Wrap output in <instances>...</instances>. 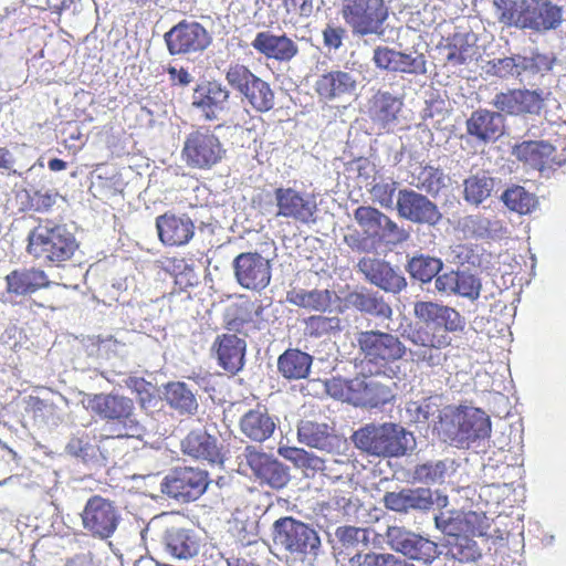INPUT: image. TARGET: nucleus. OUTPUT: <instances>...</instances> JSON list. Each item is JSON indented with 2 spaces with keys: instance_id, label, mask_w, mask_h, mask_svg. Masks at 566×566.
Masks as SVG:
<instances>
[{
  "instance_id": "55",
  "label": "nucleus",
  "mask_w": 566,
  "mask_h": 566,
  "mask_svg": "<svg viewBox=\"0 0 566 566\" xmlns=\"http://www.w3.org/2000/svg\"><path fill=\"white\" fill-rule=\"evenodd\" d=\"M518 60L516 54L501 59H493L488 62V73L501 77H520Z\"/></svg>"
},
{
  "instance_id": "6",
  "label": "nucleus",
  "mask_w": 566,
  "mask_h": 566,
  "mask_svg": "<svg viewBox=\"0 0 566 566\" xmlns=\"http://www.w3.org/2000/svg\"><path fill=\"white\" fill-rule=\"evenodd\" d=\"M228 84L240 93L258 113H266L275 105V94L269 82L254 74L249 66L235 62L226 71Z\"/></svg>"
},
{
  "instance_id": "37",
  "label": "nucleus",
  "mask_w": 566,
  "mask_h": 566,
  "mask_svg": "<svg viewBox=\"0 0 566 566\" xmlns=\"http://www.w3.org/2000/svg\"><path fill=\"white\" fill-rule=\"evenodd\" d=\"M312 364L310 354L289 348L277 358V370L287 380H300L308 377Z\"/></svg>"
},
{
  "instance_id": "50",
  "label": "nucleus",
  "mask_w": 566,
  "mask_h": 566,
  "mask_svg": "<svg viewBox=\"0 0 566 566\" xmlns=\"http://www.w3.org/2000/svg\"><path fill=\"white\" fill-rule=\"evenodd\" d=\"M493 179L486 176H471L464 180V199L479 205L490 197L493 190Z\"/></svg>"
},
{
  "instance_id": "62",
  "label": "nucleus",
  "mask_w": 566,
  "mask_h": 566,
  "mask_svg": "<svg viewBox=\"0 0 566 566\" xmlns=\"http://www.w3.org/2000/svg\"><path fill=\"white\" fill-rule=\"evenodd\" d=\"M397 190V182H377L373 186L370 193L376 202L382 208H391L394 205L395 192Z\"/></svg>"
},
{
  "instance_id": "17",
  "label": "nucleus",
  "mask_w": 566,
  "mask_h": 566,
  "mask_svg": "<svg viewBox=\"0 0 566 566\" xmlns=\"http://www.w3.org/2000/svg\"><path fill=\"white\" fill-rule=\"evenodd\" d=\"M164 38L171 55L202 51L211 41L209 33L199 22L186 20L172 27Z\"/></svg>"
},
{
  "instance_id": "11",
  "label": "nucleus",
  "mask_w": 566,
  "mask_h": 566,
  "mask_svg": "<svg viewBox=\"0 0 566 566\" xmlns=\"http://www.w3.org/2000/svg\"><path fill=\"white\" fill-rule=\"evenodd\" d=\"M208 485L207 471L184 467L176 468L167 474L160 483V490L167 496L187 503L198 500Z\"/></svg>"
},
{
  "instance_id": "53",
  "label": "nucleus",
  "mask_w": 566,
  "mask_h": 566,
  "mask_svg": "<svg viewBox=\"0 0 566 566\" xmlns=\"http://www.w3.org/2000/svg\"><path fill=\"white\" fill-rule=\"evenodd\" d=\"M447 473V465L443 461L427 462L415 468V479L427 484L443 482Z\"/></svg>"
},
{
  "instance_id": "29",
  "label": "nucleus",
  "mask_w": 566,
  "mask_h": 566,
  "mask_svg": "<svg viewBox=\"0 0 566 566\" xmlns=\"http://www.w3.org/2000/svg\"><path fill=\"white\" fill-rule=\"evenodd\" d=\"M51 281L44 270L32 266L15 269L6 275V291L15 296H24L50 286Z\"/></svg>"
},
{
  "instance_id": "8",
  "label": "nucleus",
  "mask_w": 566,
  "mask_h": 566,
  "mask_svg": "<svg viewBox=\"0 0 566 566\" xmlns=\"http://www.w3.org/2000/svg\"><path fill=\"white\" fill-rule=\"evenodd\" d=\"M273 539L289 553L300 555L302 559L316 556L321 547L317 532L291 516L281 517L274 522Z\"/></svg>"
},
{
  "instance_id": "58",
  "label": "nucleus",
  "mask_w": 566,
  "mask_h": 566,
  "mask_svg": "<svg viewBox=\"0 0 566 566\" xmlns=\"http://www.w3.org/2000/svg\"><path fill=\"white\" fill-rule=\"evenodd\" d=\"M480 280L473 274L464 271L457 273L455 294L475 300L480 295Z\"/></svg>"
},
{
  "instance_id": "48",
  "label": "nucleus",
  "mask_w": 566,
  "mask_h": 566,
  "mask_svg": "<svg viewBox=\"0 0 566 566\" xmlns=\"http://www.w3.org/2000/svg\"><path fill=\"white\" fill-rule=\"evenodd\" d=\"M444 176L441 169L432 166H422L418 174L412 175L411 185L429 195H437L444 186Z\"/></svg>"
},
{
  "instance_id": "35",
  "label": "nucleus",
  "mask_w": 566,
  "mask_h": 566,
  "mask_svg": "<svg viewBox=\"0 0 566 566\" xmlns=\"http://www.w3.org/2000/svg\"><path fill=\"white\" fill-rule=\"evenodd\" d=\"M402 107V101L389 92L378 91L368 102V116L381 129L394 124Z\"/></svg>"
},
{
  "instance_id": "33",
  "label": "nucleus",
  "mask_w": 566,
  "mask_h": 566,
  "mask_svg": "<svg viewBox=\"0 0 566 566\" xmlns=\"http://www.w3.org/2000/svg\"><path fill=\"white\" fill-rule=\"evenodd\" d=\"M239 428L251 441L264 442L274 433L276 423L264 407L258 406L241 417Z\"/></svg>"
},
{
  "instance_id": "4",
  "label": "nucleus",
  "mask_w": 566,
  "mask_h": 566,
  "mask_svg": "<svg viewBox=\"0 0 566 566\" xmlns=\"http://www.w3.org/2000/svg\"><path fill=\"white\" fill-rule=\"evenodd\" d=\"M87 408L102 419L122 423L115 438L142 439L145 428L134 418L133 399L117 394H96L88 398Z\"/></svg>"
},
{
  "instance_id": "27",
  "label": "nucleus",
  "mask_w": 566,
  "mask_h": 566,
  "mask_svg": "<svg viewBox=\"0 0 566 566\" xmlns=\"http://www.w3.org/2000/svg\"><path fill=\"white\" fill-rule=\"evenodd\" d=\"M245 348L243 338L235 334H221L216 337L211 350L219 366L231 374H237L244 365Z\"/></svg>"
},
{
  "instance_id": "64",
  "label": "nucleus",
  "mask_w": 566,
  "mask_h": 566,
  "mask_svg": "<svg viewBox=\"0 0 566 566\" xmlns=\"http://www.w3.org/2000/svg\"><path fill=\"white\" fill-rule=\"evenodd\" d=\"M55 203V196L50 192H34L31 199L33 210L43 212L50 210Z\"/></svg>"
},
{
  "instance_id": "30",
  "label": "nucleus",
  "mask_w": 566,
  "mask_h": 566,
  "mask_svg": "<svg viewBox=\"0 0 566 566\" xmlns=\"http://www.w3.org/2000/svg\"><path fill=\"white\" fill-rule=\"evenodd\" d=\"M384 504L386 509L400 513L410 510L427 511L433 505V497L430 489H403L399 492H387Z\"/></svg>"
},
{
  "instance_id": "41",
  "label": "nucleus",
  "mask_w": 566,
  "mask_h": 566,
  "mask_svg": "<svg viewBox=\"0 0 566 566\" xmlns=\"http://www.w3.org/2000/svg\"><path fill=\"white\" fill-rule=\"evenodd\" d=\"M350 302L360 312L373 316L390 318L392 315L390 305L376 292L361 291L352 293Z\"/></svg>"
},
{
  "instance_id": "40",
  "label": "nucleus",
  "mask_w": 566,
  "mask_h": 566,
  "mask_svg": "<svg viewBox=\"0 0 566 566\" xmlns=\"http://www.w3.org/2000/svg\"><path fill=\"white\" fill-rule=\"evenodd\" d=\"M164 396L167 403L180 413L193 415L198 409L196 397L185 382L167 384Z\"/></svg>"
},
{
  "instance_id": "28",
  "label": "nucleus",
  "mask_w": 566,
  "mask_h": 566,
  "mask_svg": "<svg viewBox=\"0 0 566 566\" xmlns=\"http://www.w3.org/2000/svg\"><path fill=\"white\" fill-rule=\"evenodd\" d=\"M522 29L547 31L556 29L562 22L560 8L549 3L532 0L523 2Z\"/></svg>"
},
{
  "instance_id": "36",
  "label": "nucleus",
  "mask_w": 566,
  "mask_h": 566,
  "mask_svg": "<svg viewBox=\"0 0 566 566\" xmlns=\"http://www.w3.org/2000/svg\"><path fill=\"white\" fill-rule=\"evenodd\" d=\"M165 551L174 558L189 559L199 552V541L193 531L184 527H169L163 535Z\"/></svg>"
},
{
  "instance_id": "60",
  "label": "nucleus",
  "mask_w": 566,
  "mask_h": 566,
  "mask_svg": "<svg viewBox=\"0 0 566 566\" xmlns=\"http://www.w3.org/2000/svg\"><path fill=\"white\" fill-rule=\"evenodd\" d=\"M373 61L378 69L398 72V51L394 49L377 46L374 50Z\"/></svg>"
},
{
  "instance_id": "52",
  "label": "nucleus",
  "mask_w": 566,
  "mask_h": 566,
  "mask_svg": "<svg viewBox=\"0 0 566 566\" xmlns=\"http://www.w3.org/2000/svg\"><path fill=\"white\" fill-rule=\"evenodd\" d=\"M496 10L497 20L506 27H517L522 29L523 6L518 7L514 0H493Z\"/></svg>"
},
{
  "instance_id": "49",
  "label": "nucleus",
  "mask_w": 566,
  "mask_h": 566,
  "mask_svg": "<svg viewBox=\"0 0 566 566\" xmlns=\"http://www.w3.org/2000/svg\"><path fill=\"white\" fill-rule=\"evenodd\" d=\"M447 555L460 563L474 562L481 557V551L476 542L468 535H457L449 543Z\"/></svg>"
},
{
  "instance_id": "34",
  "label": "nucleus",
  "mask_w": 566,
  "mask_h": 566,
  "mask_svg": "<svg viewBox=\"0 0 566 566\" xmlns=\"http://www.w3.org/2000/svg\"><path fill=\"white\" fill-rule=\"evenodd\" d=\"M555 147L547 142L527 140L514 147L513 154L520 161H523L534 169L543 171L546 168H552L554 165H560L556 161L553 154Z\"/></svg>"
},
{
  "instance_id": "45",
  "label": "nucleus",
  "mask_w": 566,
  "mask_h": 566,
  "mask_svg": "<svg viewBox=\"0 0 566 566\" xmlns=\"http://www.w3.org/2000/svg\"><path fill=\"white\" fill-rule=\"evenodd\" d=\"M442 398L439 395H433L421 399L420 401H412L408 405V411L415 416L416 421L426 422L430 419H439L441 428L448 430L443 426L442 418Z\"/></svg>"
},
{
  "instance_id": "1",
  "label": "nucleus",
  "mask_w": 566,
  "mask_h": 566,
  "mask_svg": "<svg viewBox=\"0 0 566 566\" xmlns=\"http://www.w3.org/2000/svg\"><path fill=\"white\" fill-rule=\"evenodd\" d=\"M413 315L420 325L405 336L420 347L411 352L412 359L431 368L443 366L449 358L444 349L452 345L451 334L463 332L464 318L457 310L431 301L416 302Z\"/></svg>"
},
{
  "instance_id": "38",
  "label": "nucleus",
  "mask_w": 566,
  "mask_h": 566,
  "mask_svg": "<svg viewBox=\"0 0 566 566\" xmlns=\"http://www.w3.org/2000/svg\"><path fill=\"white\" fill-rule=\"evenodd\" d=\"M289 303L315 312H326L333 303V292L328 290H292L287 292Z\"/></svg>"
},
{
  "instance_id": "10",
  "label": "nucleus",
  "mask_w": 566,
  "mask_h": 566,
  "mask_svg": "<svg viewBox=\"0 0 566 566\" xmlns=\"http://www.w3.org/2000/svg\"><path fill=\"white\" fill-rule=\"evenodd\" d=\"M357 222L365 239L373 243L399 244L409 238V233L400 228L387 214L370 206H359L354 210Z\"/></svg>"
},
{
  "instance_id": "2",
  "label": "nucleus",
  "mask_w": 566,
  "mask_h": 566,
  "mask_svg": "<svg viewBox=\"0 0 566 566\" xmlns=\"http://www.w3.org/2000/svg\"><path fill=\"white\" fill-rule=\"evenodd\" d=\"M80 243L66 224L53 219H39L27 235L25 252L46 266H64L73 259Z\"/></svg>"
},
{
  "instance_id": "16",
  "label": "nucleus",
  "mask_w": 566,
  "mask_h": 566,
  "mask_svg": "<svg viewBox=\"0 0 566 566\" xmlns=\"http://www.w3.org/2000/svg\"><path fill=\"white\" fill-rule=\"evenodd\" d=\"M450 419L453 430H449L461 441H475L488 438L491 433L490 417L480 408L455 407L444 413Z\"/></svg>"
},
{
  "instance_id": "42",
  "label": "nucleus",
  "mask_w": 566,
  "mask_h": 566,
  "mask_svg": "<svg viewBox=\"0 0 566 566\" xmlns=\"http://www.w3.org/2000/svg\"><path fill=\"white\" fill-rule=\"evenodd\" d=\"M297 439L310 448L323 450L331 446L329 427L326 423L301 421L297 427Z\"/></svg>"
},
{
  "instance_id": "12",
  "label": "nucleus",
  "mask_w": 566,
  "mask_h": 566,
  "mask_svg": "<svg viewBox=\"0 0 566 566\" xmlns=\"http://www.w3.org/2000/svg\"><path fill=\"white\" fill-rule=\"evenodd\" d=\"M385 536L392 551L412 560L431 564L440 554L436 542L402 526H388Z\"/></svg>"
},
{
  "instance_id": "44",
  "label": "nucleus",
  "mask_w": 566,
  "mask_h": 566,
  "mask_svg": "<svg viewBox=\"0 0 566 566\" xmlns=\"http://www.w3.org/2000/svg\"><path fill=\"white\" fill-rule=\"evenodd\" d=\"M503 203L511 210L520 214L531 213L537 206L535 195L525 190L522 186H512L501 196Z\"/></svg>"
},
{
  "instance_id": "14",
  "label": "nucleus",
  "mask_w": 566,
  "mask_h": 566,
  "mask_svg": "<svg viewBox=\"0 0 566 566\" xmlns=\"http://www.w3.org/2000/svg\"><path fill=\"white\" fill-rule=\"evenodd\" d=\"M276 217L292 219L308 224L316 221L317 203L314 195L300 191L292 187L274 189Z\"/></svg>"
},
{
  "instance_id": "54",
  "label": "nucleus",
  "mask_w": 566,
  "mask_h": 566,
  "mask_svg": "<svg viewBox=\"0 0 566 566\" xmlns=\"http://www.w3.org/2000/svg\"><path fill=\"white\" fill-rule=\"evenodd\" d=\"M325 386L326 391L331 397L354 405L353 398L356 390V387L354 386V378L344 379L340 377H334L327 380Z\"/></svg>"
},
{
  "instance_id": "5",
  "label": "nucleus",
  "mask_w": 566,
  "mask_h": 566,
  "mask_svg": "<svg viewBox=\"0 0 566 566\" xmlns=\"http://www.w3.org/2000/svg\"><path fill=\"white\" fill-rule=\"evenodd\" d=\"M220 137L207 126H199L186 135L181 158L191 169L210 170L226 157Z\"/></svg>"
},
{
  "instance_id": "18",
  "label": "nucleus",
  "mask_w": 566,
  "mask_h": 566,
  "mask_svg": "<svg viewBox=\"0 0 566 566\" xmlns=\"http://www.w3.org/2000/svg\"><path fill=\"white\" fill-rule=\"evenodd\" d=\"M244 459L247 464L261 483L268 484L273 489H282L290 481V471L286 465L272 455L259 451L253 446H247L244 449Z\"/></svg>"
},
{
  "instance_id": "46",
  "label": "nucleus",
  "mask_w": 566,
  "mask_h": 566,
  "mask_svg": "<svg viewBox=\"0 0 566 566\" xmlns=\"http://www.w3.org/2000/svg\"><path fill=\"white\" fill-rule=\"evenodd\" d=\"M520 76L524 74L544 75L553 69L555 56L553 54L541 53L537 50L531 52V55L525 56L516 54Z\"/></svg>"
},
{
  "instance_id": "15",
  "label": "nucleus",
  "mask_w": 566,
  "mask_h": 566,
  "mask_svg": "<svg viewBox=\"0 0 566 566\" xmlns=\"http://www.w3.org/2000/svg\"><path fill=\"white\" fill-rule=\"evenodd\" d=\"M234 277L240 286L251 291H262L272 279L271 261L258 252H242L233 262Z\"/></svg>"
},
{
  "instance_id": "39",
  "label": "nucleus",
  "mask_w": 566,
  "mask_h": 566,
  "mask_svg": "<svg viewBox=\"0 0 566 566\" xmlns=\"http://www.w3.org/2000/svg\"><path fill=\"white\" fill-rule=\"evenodd\" d=\"M444 49L447 51L446 60L453 66L472 61L478 51L476 45L470 41V35L464 33H454L449 36Z\"/></svg>"
},
{
  "instance_id": "59",
  "label": "nucleus",
  "mask_w": 566,
  "mask_h": 566,
  "mask_svg": "<svg viewBox=\"0 0 566 566\" xmlns=\"http://www.w3.org/2000/svg\"><path fill=\"white\" fill-rule=\"evenodd\" d=\"M398 72L409 74H423L426 72L424 55L407 54L398 51Z\"/></svg>"
},
{
  "instance_id": "9",
  "label": "nucleus",
  "mask_w": 566,
  "mask_h": 566,
  "mask_svg": "<svg viewBox=\"0 0 566 566\" xmlns=\"http://www.w3.org/2000/svg\"><path fill=\"white\" fill-rule=\"evenodd\" d=\"M357 343L364 359L378 369L402 359L407 353L406 345L398 336L381 331L360 332Z\"/></svg>"
},
{
  "instance_id": "20",
  "label": "nucleus",
  "mask_w": 566,
  "mask_h": 566,
  "mask_svg": "<svg viewBox=\"0 0 566 566\" xmlns=\"http://www.w3.org/2000/svg\"><path fill=\"white\" fill-rule=\"evenodd\" d=\"M357 269L368 282L386 292L397 294L407 286L406 279L385 260L364 256Z\"/></svg>"
},
{
  "instance_id": "3",
  "label": "nucleus",
  "mask_w": 566,
  "mask_h": 566,
  "mask_svg": "<svg viewBox=\"0 0 566 566\" xmlns=\"http://www.w3.org/2000/svg\"><path fill=\"white\" fill-rule=\"evenodd\" d=\"M411 433L397 423L366 424L353 434L356 447L375 457L403 455L408 450Z\"/></svg>"
},
{
  "instance_id": "26",
  "label": "nucleus",
  "mask_w": 566,
  "mask_h": 566,
  "mask_svg": "<svg viewBox=\"0 0 566 566\" xmlns=\"http://www.w3.org/2000/svg\"><path fill=\"white\" fill-rule=\"evenodd\" d=\"M230 97L229 90L217 81H207L199 85L192 94V105L202 112L208 120L218 118L223 112Z\"/></svg>"
},
{
  "instance_id": "21",
  "label": "nucleus",
  "mask_w": 566,
  "mask_h": 566,
  "mask_svg": "<svg viewBox=\"0 0 566 566\" xmlns=\"http://www.w3.org/2000/svg\"><path fill=\"white\" fill-rule=\"evenodd\" d=\"M396 208L400 217L416 223L436 224L441 218L432 201L411 189L398 191Z\"/></svg>"
},
{
  "instance_id": "57",
  "label": "nucleus",
  "mask_w": 566,
  "mask_h": 566,
  "mask_svg": "<svg viewBox=\"0 0 566 566\" xmlns=\"http://www.w3.org/2000/svg\"><path fill=\"white\" fill-rule=\"evenodd\" d=\"M461 524V530L472 536H485L490 527L488 517L473 511L464 513Z\"/></svg>"
},
{
  "instance_id": "43",
  "label": "nucleus",
  "mask_w": 566,
  "mask_h": 566,
  "mask_svg": "<svg viewBox=\"0 0 566 566\" xmlns=\"http://www.w3.org/2000/svg\"><path fill=\"white\" fill-rule=\"evenodd\" d=\"M277 453L285 460L291 461L296 468L305 471L317 472L324 471L326 468L324 459L302 448L281 446Z\"/></svg>"
},
{
  "instance_id": "51",
  "label": "nucleus",
  "mask_w": 566,
  "mask_h": 566,
  "mask_svg": "<svg viewBox=\"0 0 566 566\" xmlns=\"http://www.w3.org/2000/svg\"><path fill=\"white\" fill-rule=\"evenodd\" d=\"M305 334L319 338L342 329L340 319L337 316L313 315L304 321Z\"/></svg>"
},
{
  "instance_id": "24",
  "label": "nucleus",
  "mask_w": 566,
  "mask_h": 566,
  "mask_svg": "<svg viewBox=\"0 0 566 566\" xmlns=\"http://www.w3.org/2000/svg\"><path fill=\"white\" fill-rule=\"evenodd\" d=\"M252 48L268 60L289 63L298 54L297 44L285 33L258 32L251 42Z\"/></svg>"
},
{
  "instance_id": "13",
  "label": "nucleus",
  "mask_w": 566,
  "mask_h": 566,
  "mask_svg": "<svg viewBox=\"0 0 566 566\" xmlns=\"http://www.w3.org/2000/svg\"><path fill=\"white\" fill-rule=\"evenodd\" d=\"M81 518L84 530L93 537L107 539L117 530L120 515L111 500L93 495L87 500Z\"/></svg>"
},
{
  "instance_id": "7",
  "label": "nucleus",
  "mask_w": 566,
  "mask_h": 566,
  "mask_svg": "<svg viewBox=\"0 0 566 566\" xmlns=\"http://www.w3.org/2000/svg\"><path fill=\"white\" fill-rule=\"evenodd\" d=\"M340 13L353 34L382 35L389 8L385 0H342Z\"/></svg>"
},
{
  "instance_id": "61",
  "label": "nucleus",
  "mask_w": 566,
  "mask_h": 566,
  "mask_svg": "<svg viewBox=\"0 0 566 566\" xmlns=\"http://www.w3.org/2000/svg\"><path fill=\"white\" fill-rule=\"evenodd\" d=\"M336 536L344 546H353L359 542H369V532L367 528L356 526H340L336 530Z\"/></svg>"
},
{
  "instance_id": "23",
  "label": "nucleus",
  "mask_w": 566,
  "mask_h": 566,
  "mask_svg": "<svg viewBox=\"0 0 566 566\" xmlns=\"http://www.w3.org/2000/svg\"><path fill=\"white\" fill-rule=\"evenodd\" d=\"M357 81L349 72L331 70L319 74L314 83V92L318 101L329 103L356 91Z\"/></svg>"
},
{
  "instance_id": "32",
  "label": "nucleus",
  "mask_w": 566,
  "mask_h": 566,
  "mask_svg": "<svg viewBox=\"0 0 566 566\" xmlns=\"http://www.w3.org/2000/svg\"><path fill=\"white\" fill-rule=\"evenodd\" d=\"M354 406L377 408L392 399L391 389L375 377H355Z\"/></svg>"
},
{
  "instance_id": "19",
  "label": "nucleus",
  "mask_w": 566,
  "mask_h": 566,
  "mask_svg": "<svg viewBox=\"0 0 566 566\" xmlns=\"http://www.w3.org/2000/svg\"><path fill=\"white\" fill-rule=\"evenodd\" d=\"M184 454L199 462L211 465H222L224 462V448L216 436L206 430H192L181 441Z\"/></svg>"
},
{
  "instance_id": "22",
  "label": "nucleus",
  "mask_w": 566,
  "mask_h": 566,
  "mask_svg": "<svg viewBox=\"0 0 566 566\" xmlns=\"http://www.w3.org/2000/svg\"><path fill=\"white\" fill-rule=\"evenodd\" d=\"M156 229L159 241L166 247H182L195 235L192 219L184 213L165 212L156 218Z\"/></svg>"
},
{
  "instance_id": "47",
  "label": "nucleus",
  "mask_w": 566,
  "mask_h": 566,
  "mask_svg": "<svg viewBox=\"0 0 566 566\" xmlns=\"http://www.w3.org/2000/svg\"><path fill=\"white\" fill-rule=\"evenodd\" d=\"M441 269V260L428 255L413 256L408 263L410 275L423 283L430 282L436 277Z\"/></svg>"
},
{
  "instance_id": "63",
  "label": "nucleus",
  "mask_w": 566,
  "mask_h": 566,
  "mask_svg": "<svg viewBox=\"0 0 566 566\" xmlns=\"http://www.w3.org/2000/svg\"><path fill=\"white\" fill-rule=\"evenodd\" d=\"M345 34L346 30L344 28L327 24V27L323 30L324 45L328 49H339L343 44Z\"/></svg>"
},
{
  "instance_id": "56",
  "label": "nucleus",
  "mask_w": 566,
  "mask_h": 566,
  "mask_svg": "<svg viewBox=\"0 0 566 566\" xmlns=\"http://www.w3.org/2000/svg\"><path fill=\"white\" fill-rule=\"evenodd\" d=\"M357 559L360 566H415L413 564L392 554L368 553L357 554L353 560Z\"/></svg>"
},
{
  "instance_id": "25",
  "label": "nucleus",
  "mask_w": 566,
  "mask_h": 566,
  "mask_svg": "<svg viewBox=\"0 0 566 566\" xmlns=\"http://www.w3.org/2000/svg\"><path fill=\"white\" fill-rule=\"evenodd\" d=\"M544 98L537 91L510 90L495 95L493 106L510 115L538 114Z\"/></svg>"
},
{
  "instance_id": "31",
  "label": "nucleus",
  "mask_w": 566,
  "mask_h": 566,
  "mask_svg": "<svg viewBox=\"0 0 566 566\" xmlns=\"http://www.w3.org/2000/svg\"><path fill=\"white\" fill-rule=\"evenodd\" d=\"M467 132L481 142H494L503 135L504 119L500 113L478 109L467 119Z\"/></svg>"
}]
</instances>
